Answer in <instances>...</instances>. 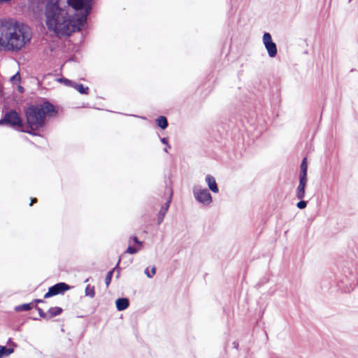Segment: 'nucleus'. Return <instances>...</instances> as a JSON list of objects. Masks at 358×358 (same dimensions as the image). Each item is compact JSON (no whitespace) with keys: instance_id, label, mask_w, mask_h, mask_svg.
Instances as JSON below:
<instances>
[{"instance_id":"obj_2","label":"nucleus","mask_w":358,"mask_h":358,"mask_svg":"<svg viewBox=\"0 0 358 358\" xmlns=\"http://www.w3.org/2000/svg\"><path fill=\"white\" fill-rule=\"evenodd\" d=\"M31 38L30 28L15 20H0V49L18 51Z\"/></svg>"},{"instance_id":"obj_10","label":"nucleus","mask_w":358,"mask_h":358,"mask_svg":"<svg viewBox=\"0 0 358 358\" xmlns=\"http://www.w3.org/2000/svg\"><path fill=\"white\" fill-rule=\"evenodd\" d=\"M206 182L208 186V188L213 192L217 193L219 192V188L217 187L216 180L213 176L210 175H207L206 176Z\"/></svg>"},{"instance_id":"obj_30","label":"nucleus","mask_w":358,"mask_h":358,"mask_svg":"<svg viewBox=\"0 0 358 358\" xmlns=\"http://www.w3.org/2000/svg\"><path fill=\"white\" fill-rule=\"evenodd\" d=\"M34 302H35L36 303H43V300H42V299H35V300H34Z\"/></svg>"},{"instance_id":"obj_32","label":"nucleus","mask_w":358,"mask_h":358,"mask_svg":"<svg viewBox=\"0 0 358 358\" xmlns=\"http://www.w3.org/2000/svg\"><path fill=\"white\" fill-rule=\"evenodd\" d=\"M89 281V278H87L85 280V282H87Z\"/></svg>"},{"instance_id":"obj_28","label":"nucleus","mask_w":358,"mask_h":358,"mask_svg":"<svg viewBox=\"0 0 358 358\" xmlns=\"http://www.w3.org/2000/svg\"><path fill=\"white\" fill-rule=\"evenodd\" d=\"M37 199L36 198H33L31 200L30 206H32L34 203H36Z\"/></svg>"},{"instance_id":"obj_20","label":"nucleus","mask_w":358,"mask_h":358,"mask_svg":"<svg viewBox=\"0 0 358 358\" xmlns=\"http://www.w3.org/2000/svg\"><path fill=\"white\" fill-rule=\"evenodd\" d=\"M144 273L148 278H152L156 273V267L152 266L150 271H149L148 268H146Z\"/></svg>"},{"instance_id":"obj_18","label":"nucleus","mask_w":358,"mask_h":358,"mask_svg":"<svg viewBox=\"0 0 358 358\" xmlns=\"http://www.w3.org/2000/svg\"><path fill=\"white\" fill-rule=\"evenodd\" d=\"M85 295L90 298H94L95 295L94 287L90 285H87L85 290Z\"/></svg>"},{"instance_id":"obj_25","label":"nucleus","mask_w":358,"mask_h":358,"mask_svg":"<svg viewBox=\"0 0 358 358\" xmlns=\"http://www.w3.org/2000/svg\"><path fill=\"white\" fill-rule=\"evenodd\" d=\"M59 80L60 82H64L66 85H71V86H73V85L74 83L71 80H68L66 78H60Z\"/></svg>"},{"instance_id":"obj_19","label":"nucleus","mask_w":358,"mask_h":358,"mask_svg":"<svg viewBox=\"0 0 358 358\" xmlns=\"http://www.w3.org/2000/svg\"><path fill=\"white\" fill-rule=\"evenodd\" d=\"M31 309V303H24L15 308L17 311H27Z\"/></svg>"},{"instance_id":"obj_26","label":"nucleus","mask_w":358,"mask_h":358,"mask_svg":"<svg viewBox=\"0 0 358 358\" xmlns=\"http://www.w3.org/2000/svg\"><path fill=\"white\" fill-rule=\"evenodd\" d=\"M161 142L163 143V144H165L169 148H170V145H169L168 143V140L167 138H161Z\"/></svg>"},{"instance_id":"obj_33","label":"nucleus","mask_w":358,"mask_h":358,"mask_svg":"<svg viewBox=\"0 0 358 358\" xmlns=\"http://www.w3.org/2000/svg\"><path fill=\"white\" fill-rule=\"evenodd\" d=\"M345 292H350V289H345Z\"/></svg>"},{"instance_id":"obj_13","label":"nucleus","mask_w":358,"mask_h":358,"mask_svg":"<svg viewBox=\"0 0 358 358\" xmlns=\"http://www.w3.org/2000/svg\"><path fill=\"white\" fill-rule=\"evenodd\" d=\"M299 178H307L308 165L306 159L304 158L301 164Z\"/></svg>"},{"instance_id":"obj_3","label":"nucleus","mask_w":358,"mask_h":358,"mask_svg":"<svg viewBox=\"0 0 358 358\" xmlns=\"http://www.w3.org/2000/svg\"><path fill=\"white\" fill-rule=\"evenodd\" d=\"M58 112L52 103L48 101H44L41 103L31 105L25 110L27 125L29 129L22 130L29 134L33 132L45 125L46 117H55Z\"/></svg>"},{"instance_id":"obj_15","label":"nucleus","mask_w":358,"mask_h":358,"mask_svg":"<svg viewBox=\"0 0 358 358\" xmlns=\"http://www.w3.org/2000/svg\"><path fill=\"white\" fill-rule=\"evenodd\" d=\"M73 87L77 90L82 94H88L89 88L88 87H85L83 84H78L74 83Z\"/></svg>"},{"instance_id":"obj_17","label":"nucleus","mask_w":358,"mask_h":358,"mask_svg":"<svg viewBox=\"0 0 358 358\" xmlns=\"http://www.w3.org/2000/svg\"><path fill=\"white\" fill-rule=\"evenodd\" d=\"M13 348H6V346L0 345V357L10 355L13 352Z\"/></svg>"},{"instance_id":"obj_29","label":"nucleus","mask_w":358,"mask_h":358,"mask_svg":"<svg viewBox=\"0 0 358 358\" xmlns=\"http://www.w3.org/2000/svg\"><path fill=\"white\" fill-rule=\"evenodd\" d=\"M17 89H18V91L20 92H24V88L22 86H18Z\"/></svg>"},{"instance_id":"obj_4","label":"nucleus","mask_w":358,"mask_h":358,"mask_svg":"<svg viewBox=\"0 0 358 358\" xmlns=\"http://www.w3.org/2000/svg\"><path fill=\"white\" fill-rule=\"evenodd\" d=\"M8 125L15 129L22 127V120L19 114L14 110L6 112L0 120V125Z\"/></svg>"},{"instance_id":"obj_22","label":"nucleus","mask_w":358,"mask_h":358,"mask_svg":"<svg viewBox=\"0 0 358 358\" xmlns=\"http://www.w3.org/2000/svg\"><path fill=\"white\" fill-rule=\"evenodd\" d=\"M10 81L14 83V84H16L17 83H19L20 81V73H15L14 76H13L11 78H10Z\"/></svg>"},{"instance_id":"obj_34","label":"nucleus","mask_w":358,"mask_h":358,"mask_svg":"<svg viewBox=\"0 0 358 358\" xmlns=\"http://www.w3.org/2000/svg\"><path fill=\"white\" fill-rule=\"evenodd\" d=\"M0 358H1V357H0Z\"/></svg>"},{"instance_id":"obj_16","label":"nucleus","mask_w":358,"mask_h":358,"mask_svg":"<svg viewBox=\"0 0 358 358\" xmlns=\"http://www.w3.org/2000/svg\"><path fill=\"white\" fill-rule=\"evenodd\" d=\"M120 259H119V260H118L115 267L112 271H110L107 273V275L106 276V278H105V283L106 285V287H108L110 285V282H111V279H112V277H113V274L114 270L115 268H119V263H120Z\"/></svg>"},{"instance_id":"obj_31","label":"nucleus","mask_w":358,"mask_h":358,"mask_svg":"<svg viewBox=\"0 0 358 358\" xmlns=\"http://www.w3.org/2000/svg\"><path fill=\"white\" fill-rule=\"evenodd\" d=\"M167 148H168V147L166 146V148H165L164 149V152H168V151H167Z\"/></svg>"},{"instance_id":"obj_21","label":"nucleus","mask_w":358,"mask_h":358,"mask_svg":"<svg viewBox=\"0 0 358 358\" xmlns=\"http://www.w3.org/2000/svg\"><path fill=\"white\" fill-rule=\"evenodd\" d=\"M36 309L41 317L48 320V313H45L41 308L36 306Z\"/></svg>"},{"instance_id":"obj_6","label":"nucleus","mask_w":358,"mask_h":358,"mask_svg":"<svg viewBox=\"0 0 358 358\" xmlns=\"http://www.w3.org/2000/svg\"><path fill=\"white\" fill-rule=\"evenodd\" d=\"M263 43L265 48L267 50L268 55L270 57L276 56L278 50L276 44L272 41L271 36L269 33H264L263 35Z\"/></svg>"},{"instance_id":"obj_23","label":"nucleus","mask_w":358,"mask_h":358,"mask_svg":"<svg viewBox=\"0 0 358 358\" xmlns=\"http://www.w3.org/2000/svg\"><path fill=\"white\" fill-rule=\"evenodd\" d=\"M301 201H299L296 204V206L299 208V209H303L306 207L307 206V202L302 200V199H300Z\"/></svg>"},{"instance_id":"obj_5","label":"nucleus","mask_w":358,"mask_h":358,"mask_svg":"<svg viewBox=\"0 0 358 358\" xmlns=\"http://www.w3.org/2000/svg\"><path fill=\"white\" fill-rule=\"evenodd\" d=\"M193 194L195 199L202 204L208 205L212 202V196L207 189L195 186L193 187Z\"/></svg>"},{"instance_id":"obj_14","label":"nucleus","mask_w":358,"mask_h":358,"mask_svg":"<svg viewBox=\"0 0 358 358\" xmlns=\"http://www.w3.org/2000/svg\"><path fill=\"white\" fill-rule=\"evenodd\" d=\"M157 124L162 129H165L168 127V122L164 116H160L157 120Z\"/></svg>"},{"instance_id":"obj_12","label":"nucleus","mask_w":358,"mask_h":358,"mask_svg":"<svg viewBox=\"0 0 358 358\" xmlns=\"http://www.w3.org/2000/svg\"><path fill=\"white\" fill-rule=\"evenodd\" d=\"M63 310L60 307H52L48 310V320L60 315Z\"/></svg>"},{"instance_id":"obj_24","label":"nucleus","mask_w":358,"mask_h":358,"mask_svg":"<svg viewBox=\"0 0 358 358\" xmlns=\"http://www.w3.org/2000/svg\"><path fill=\"white\" fill-rule=\"evenodd\" d=\"M138 251V248H133L131 246H129L126 250V252L129 254H136Z\"/></svg>"},{"instance_id":"obj_27","label":"nucleus","mask_w":358,"mask_h":358,"mask_svg":"<svg viewBox=\"0 0 358 358\" xmlns=\"http://www.w3.org/2000/svg\"><path fill=\"white\" fill-rule=\"evenodd\" d=\"M132 239H133V241H134L135 243L138 244V245H141L142 244V243L140 241H138V238L136 236H134L132 238Z\"/></svg>"},{"instance_id":"obj_9","label":"nucleus","mask_w":358,"mask_h":358,"mask_svg":"<svg viewBox=\"0 0 358 358\" xmlns=\"http://www.w3.org/2000/svg\"><path fill=\"white\" fill-rule=\"evenodd\" d=\"M306 182L307 178H299V182L296 192V196L298 199H303L305 197Z\"/></svg>"},{"instance_id":"obj_1","label":"nucleus","mask_w":358,"mask_h":358,"mask_svg":"<svg viewBox=\"0 0 358 358\" xmlns=\"http://www.w3.org/2000/svg\"><path fill=\"white\" fill-rule=\"evenodd\" d=\"M92 0H67L63 8L58 0H50L45 6V23L49 30L59 36H69L80 31L92 10Z\"/></svg>"},{"instance_id":"obj_11","label":"nucleus","mask_w":358,"mask_h":358,"mask_svg":"<svg viewBox=\"0 0 358 358\" xmlns=\"http://www.w3.org/2000/svg\"><path fill=\"white\" fill-rule=\"evenodd\" d=\"M116 308L119 311L127 309L129 306V299L127 298H119L115 301Z\"/></svg>"},{"instance_id":"obj_8","label":"nucleus","mask_w":358,"mask_h":358,"mask_svg":"<svg viewBox=\"0 0 358 358\" xmlns=\"http://www.w3.org/2000/svg\"><path fill=\"white\" fill-rule=\"evenodd\" d=\"M171 199H172V192L170 194L169 199L162 206V208H161V209H160V210L159 212V215H158V218H157V223H158V224H160L163 222L164 218L165 217V215L166 214V213H167V211L169 210V206H170V203H171Z\"/></svg>"},{"instance_id":"obj_7","label":"nucleus","mask_w":358,"mask_h":358,"mask_svg":"<svg viewBox=\"0 0 358 358\" xmlns=\"http://www.w3.org/2000/svg\"><path fill=\"white\" fill-rule=\"evenodd\" d=\"M69 285H68L65 282L57 283L48 289V292L45 293L44 295V298L47 299L59 294H62L64 292L69 290Z\"/></svg>"}]
</instances>
